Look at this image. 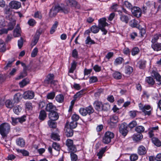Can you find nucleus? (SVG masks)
Masks as SVG:
<instances>
[{"mask_svg":"<svg viewBox=\"0 0 161 161\" xmlns=\"http://www.w3.org/2000/svg\"><path fill=\"white\" fill-rule=\"evenodd\" d=\"M48 125L50 128H55L56 127L57 123L52 120H49L48 122Z\"/></svg>","mask_w":161,"mask_h":161,"instance_id":"ea45409f","label":"nucleus"},{"mask_svg":"<svg viewBox=\"0 0 161 161\" xmlns=\"http://www.w3.org/2000/svg\"><path fill=\"white\" fill-rule=\"evenodd\" d=\"M15 24L12 23H5L4 22L3 26L4 27L7 26L8 28L7 29L3 28L0 29V35H2L3 34H6L8 33V31H11L13 30Z\"/></svg>","mask_w":161,"mask_h":161,"instance_id":"20e7f679","label":"nucleus"},{"mask_svg":"<svg viewBox=\"0 0 161 161\" xmlns=\"http://www.w3.org/2000/svg\"><path fill=\"white\" fill-rule=\"evenodd\" d=\"M138 157L136 154H132L130 156V159L131 161H135L138 159Z\"/></svg>","mask_w":161,"mask_h":161,"instance_id":"338daca9","label":"nucleus"},{"mask_svg":"<svg viewBox=\"0 0 161 161\" xmlns=\"http://www.w3.org/2000/svg\"><path fill=\"white\" fill-rule=\"evenodd\" d=\"M119 6V5L117 3H113L112 5L110 7L111 10L114 12H117L118 11Z\"/></svg>","mask_w":161,"mask_h":161,"instance_id":"473e14b6","label":"nucleus"},{"mask_svg":"<svg viewBox=\"0 0 161 161\" xmlns=\"http://www.w3.org/2000/svg\"><path fill=\"white\" fill-rule=\"evenodd\" d=\"M94 107L95 109L98 111H101L102 110L103 104L102 103L99 101H96L93 103Z\"/></svg>","mask_w":161,"mask_h":161,"instance_id":"a211bd4d","label":"nucleus"},{"mask_svg":"<svg viewBox=\"0 0 161 161\" xmlns=\"http://www.w3.org/2000/svg\"><path fill=\"white\" fill-rule=\"evenodd\" d=\"M66 144L68 148L74 145L73 141L72 140L68 139L66 142Z\"/></svg>","mask_w":161,"mask_h":161,"instance_id":"e2e57ef3","label":"nucleus"},{"mask_svg":"<svg viewBox=\"0 0 161 161\" xmlns=\"http://www.w3.org/2000/svg\"><path fill=\"white\" fill-rule=\"evenodd\" d=\"M147 152L146 148L142 145L139 146L138 148V153L140 155H145L146 153Z\"/></svg>","mask_w":161,"mask_h":161,"instance_id":"aec40b11","label":"nucleus"},{"mask_svg":"<svg viewBox=\"0 0 161 161\" xmlns=\"http://www.w3.org/2000/svg\"><path fill=\"white\" fill-rule=\"evenodd\" d=\"M4 22L16 24V20L12 14V10L7 7L4 9Z\"/></svg>","mask_w":161,"mask_h":161,"instance_id":"f257e3e1","label":"nucleus"},{"mask_svg":"<svg viewBox=\"0 0 161 161\" xmlns=\"http://www.w3.org/2000/svg\"><path fill=\"white\" fill-rule=\"evenodd\" d=\"M98 80L97 77L94 76L91 77L90 78L89 82L90 83H92L96 82Z\"/></svg>","mask_w":161,"mask_h":161,"instance_id":"69168bd1","label":"nucleus"},{"mask_svg":"<svg viewBox=\"0 0 161 161\" xmlns=\"http://www.w3.org/2000/svg\"><path fill=\"white\" fill-rule=\"evenodd\" d=\"M131 10L134 16L137 18H139L142 15L141 10L139 7L135 6L133 7Z\"/></svg>","mask_w":161,"mask_h":161,"instance_id":"1a4fd4ad","label":"nucleus"},{"mask_svg":"<svg viewBox=\"0 0 161 161\" xmlns=\"http://www.w3.org/2000/svg\"><path fill=\"white\" fill-rule=\"evenodd\" d=\"M34 96V92L31 91H27L25 92L23 94V97L25 99H32Z\"/></svg>","mask_w":161,"mask_h":161,"instance_id":"ddd939ff","label":"nucleus"},{"mask_svg":"<svg viewBox=\"0 0 161 161\" xmlns=\"http://www.w3.org/2000/svg\"><path fill=\"white\" fill-rule=\"evenodd\" d=\"M28 69H26V68L23 69V71L21 73L19 76L16 78V80H19L26 76L27 75L26 70Z\"/></svg>","mask_w":161,"mask_h":161,"instance_id":"b1692460","label":"nucleus"},{"mask_svg":"<svg viewBox=\"0 0 161 161\" xmlns=\"http://www.w3.org/2000/svg\"><path fill=\"white\" fill-rule=\"evenodd\" d=\"M146 61L145 60H141L138 63L139 68L140 69H144L146 67Z\"/></svg>","mask_w":161,"mask_h":161,"instance_id":"c756f323","label":"nucleus"},{"mask_svg":"<svg viewBox=\"0 0 161 161\" xmlns=\"http://www.w3.org/2000/svg\"><path fill=\"white\" fill-rule=\"evenodd\" d=\"M77 122L75 121H73L70 123L69 126L70 128L72 129L75 128L77 125Z\"/></svg>","mask_w":161,"mask_h":161,"instance_id":"bf43d9fd","label":"nucleus"},{"mask_svg":"<svg viewBox=\"0 0 161 161\" xmlns=\"http://www.w3.org/2000/svg\"><path fill=\"white\" fill-rule=\"evenodd\" d=\"M29 82V80L27 79H23L19 83V85L21 87H23L26 85Z\"/></svg>","mask_w":161,"mask_h":161,"instance_id":"37998d69","label":"nucleus"},{"mask_svg":"<svg viewBox=\"0 0 161 161\" xmlns=\"http://www.w3.org/2000/svg\"><path fill=\"white\" fill-rule=\"evenodd\" d=\"M10 130V126L7 123H4L0 125V133L3 137H6Z\"/></svg>","mask_w":161,"mask_h":161,"instance_id":"7ed1b4c3","label":"nucleus"},{"mask_svg":"<svg viewBox=\"0 0 161 161\" xmlns=\"http://www.w3.org/2000/svg\"><path fill=\"white\" fill-rule=\"evenodd\" d=\"M61 7L58 5H55L52 7L49 12V16L51 17L55 16L57 13L60 10Z\"/></svg>","mask_w":161,"mask_h":161,"instance_id":"6e6552de","label":"nucleus"},{"mask_svg":"<svg viewBox=\"0 0 161 161\" xmlns=\"http://www.w3.org/2000/svg\"><path fill=\"white\" fill-rule=\"evenodd\" d=\"M83 91L81 90L80 92H77L74 96V98L75 100H76L78 97H81V96L83 94Z\"/></svg>","mask_w":161,"mask_h":161,"instance_id":"680f3d73","label":"nucleus"},{"mask_svg":"<svg viewBox=\"0 0 161 161\" xmlns=\"http://www.w3.org/2000/svg\"><path fill=\"white\" fill-rule=\"evenodd\" d=\"M143 138V136L141 134H134L133 136L134 140L138 141L140 140Z\"/></svg>","mask_w":161,"mask_h":161,"instance_id":"c85d7f7f","label":"nucleus"},{"mask_svg":"<svg viewBox=\"0 0 161 161\" xmlns=\"http://www.w3.org/2000/svg\"><path fill=\"white\" fill-rule=\"evenodd\" d=\"M51 138L54 140H60L59 136L57 134L54 133H52L51 135Z\"/></svg>","mask_w":161,"mask_h":161,"instance_id":"09e8293b","label":"nucleus"},{"mask_svg":"<svg viewBox=\"0 0 161 161\" xmlns=\"http://www.w3.org/2000/svg\"><path fill=\"white\" fill-rule=\"evenodd\" d=\"M53 147L55 150L59 151L60 149V146L59 144L56 142H53L52 144Z\"/></svg>","mask_w":161,"mask_h":161,"instance_id":"5fc2aeb1","label":"nucleus"},{"mask_svg":"<svg viewBox=\"0 0 161 161\" xmlns=\"http://www.w3.org/2000/svg\"><path fill=\"white\" fill-rule=\"evenodd\" d=\"M133 70V68L129 66H127L125 67V72L126 74L130 75L132 73Z\"/></svg>","mask_w":161,"mask_h":161,"instance_id":"2f4dec72","label":"nucleus"},{"mask_svg":"<svg viewBox=\"0 0 161 161\" xmlns=\"http://www.w3.org/2000/svg\"><path fill=\"white\" fill-rule=\"evenodd\" d=\"M14 59H12V61H9L6 65L4 67V69L5 70L11 67L12 64L13 62L14 61Z\"/></svg>","mask_w":161,"mask_h":161,"instance_id":"0e129e2a","label":"nucleus"},{"mask_svg":"<svg viewBox=\"0 0 161 161\" xmlns=\"http://www.w3.org/2000/svg\"><path fill=\"white\" fill-rule=\"evenodd\" d=\"M60 10L65 14H67L70 11V9L68 7V6H65L63 7H61Z\"/></svg>","mask_w":161,"mask_h":161,"instance_id":"72a5a7b5","label":"nucleus"},{"mask_svg":"<svg viewBox=\"0 0 161 161\" xmlns=\"http://www.w3.org/2000/svg\"><path fill=\"white\" fill-rule=\"evenodd\" d=\"M146 82L149 85L151 86L153 85L155 83L154 79L151 77H146L145 79Z\"/></svg>","mask_w":161,"mask_h":161,"instance_id":"412c9836","label":"nucleus"},{"mask_svg":"<svg viewBox=\"0 0 161 161\" xmlns=\"http://www.w3.org/2000/svg\"><path fill=\"white\" fill-rule=\"evenodd\" d=\"M118 121V118L116 115H113L110 118V121L111 123H117Z\"/></svg>","mask_w":161,"mask_h":161,"instance_id":"79ce46f5","label":"nucleus"},{"mask_svg":"<svg viewBox=\"0 0 161 161\" xmlns=\"http://www.w3.org/2000/svg\"><path fill=\"white\" fill-rule=\"evenodd\" d=\"M114 134L110 131L106 132L103 139V142L105 144H108L111 141L112 139L114 137Z\"/></svg>","mask_w":161,"mask_h":161,"instance_id":"423d86ee","label":"nucleus"},{"mask_svg":"<svg viewBox=\"0 0 161 161\" xmlns=\"http://www.w3.org/2000/svg\"><path fill=\"white\" fill-rule=\"evenodd\" d=\"M38 52V48L35 47L33 50L31 54V56L32 57H35L37 55Z\"/></svg>","mask_w":161,"mask_h":161,"instance_id":"774afa93","label":"nucleus"},{"mask_svg":"<svg viewBox=\"0 0 161 161\" xmlns=\"http://www.w3.org/2000/svg\"><path fill=\"white\" fill-rule=\"evenodd\" d=\"M124 61V59L123 58L120 57H119L115 60L114 64L115 65L120 64H121Z\"/></svg>","mask_w":161,"mask_h":161,"instance_id":"a19ab883","label":"nucleus"},{"mask_svg":"<svg viewBox=\"0 0 161 161\" xmlns=\"http://www.w3.org/2000/svg\"><path fill=\"white\" fill-rule=\"evenodd\" d=\"M22 108L19 106H17L15 107L14 109V111L15 114H18L21 110Z\"/></svg>","mask_w":161,"mask_h":161,"instance_id":"4d7b16f0","label":"nucleus"},{"mask_svg":"<svg viewBox=\"0 0 161 161\" xmlns=\"http://www.w3.org/2000/svg\"><path fill=\"white\" fill-rule=\"evenodd\" d=\"M47 117V114L44 110H42L40 112L39 119L41 120H44Z\"/></svg>","mask_w":161,"mask_h":161,"instance_id":"4be33fe9","label":"nucleus"},{"mask_svg":"<svg viewBox=\"0 0 161 161\" xmlns=\"http://www.w3.org/2000/svg\"><path fill=\"white\" fill-rule=\"evenodd\" d=\"M120 19L122 22L127 24L129 22V19L127 15L123 14V15H121V16L120 17Z\"/></svg>","mask_w":161,"mask_h":161,"instance_id":"a878e982","label":"nucleus"},{"mask_svg":"<svg viewBox=\"0 0 161 161\" xmlns=\"http://www.w3.org/2000/svg\"><path fill=\"white\" fill-rule=\"evenodd\" d=\"M9 6L11 8L14 9H18L21 6V3L20 2L12 1L9 3Z\"/></svg>","mask_w":161,"mask_h":161,"instance_id":"9b49d317","label":"nucleus"},{"mask_svg":"<svg viewBox=\"0 0 161 161\" xmlns=\"http://www.w3.org/2000/svg\"><path fill=\"white\" fill-rule=\"evenodd\" d=\"M144 111L143 112L144 113L145 115H149L151 114V111H147V110H149L151 108V106L149 105H144Z\"/></svg>","mask_w":161,"mask_h":161,"instance_id":"bb28decb","label":"nucleus"},{"mask_svg":"<svg viewBox=\"0 0 161 161\" xmlns=\"http://www.w3.org/2000/svg\"><path fill=\"white\" fill-rule=\"evenodd\" d=\"M161 37V34L158 33L155 35L153 37V38L151 40L152 43L157 42V41L159 39V37Z\"/></svg>","mask_w":161,"mask_h":161,"instance_id":"e433bc0d","label":"nucleus"},{"mask_svg":"<svg viewBox=\"0 0 161 161\" xmlns=\"http://www.w3.org/2000/svg\"><path fill=\"white\" fill-rule=\"evenodd\" d=\"M6 107L8 108H11L13 106V104L12 101L10 100H7L5 102Z\"/></svg>","mask_w":161,"mask_h":161,"instance_id":"3c124183","label":"nucleus"},{"mask_svg":"<svg viewBox=\"0 0 161 161\" xmlns=\"http://www.w3.org/2000/svg\"><path fill=\"white\" fill-rule=\"evenodd\" d=\"M46 110L47 111L49 112L50 113L55 111L56 110V108L52 103H49L47 105Z\"/></svg>","mask_w":161,"mask_h":161,"instance_id":"2eb2a0df","label":"nucleus"},{"mask_svg":"<svg viewBox=\"0 0 161 161\" xmlns=\"http://www.w3.org/2000/svg\"><path fill=\"white\" fill-rule=\"evenodd\" d=\"M66 4L68 6H70L71 7H74L76 8H79L80 6L74 0H69L67 1Z\"/></svg>","mask_w":161,"mask_h":161,"instance_id":"dca6fc26","label":"nucleus"},{"mask_svg":"<svg viewBox=\"0 0 161 161\" xmlns=\"http://www.w3.org/2000/svg\"><path fill=\"white\" fill-rule=\"evenodd\" d=\"M11 123L13 125H16L19 122V119L18 118H14L13 117H11Z\"/></svg>","mask_w":161,"mask_h":161,"instance_id":"49530a36","label":"nucleus"},{"mask_svg":"<svg viewBox=\"0 0 161 161\" xmlns=\"http://www.w3.org/2000/svg\"><path fill=\"white\" fill-rule=\"evenodd\" d=\"M56 101L59 103H63L64 100V96L62 94L57 95L55 97Z\"/></svg>","mask_w":161,"mask_h":161,"instance_id":"cd10ccee","label":"nucleus"},{"mask_svg":"<svg viewBox=\"0 0 161 161\" xmlns=\"http://www.w3.org/2000/svg\"><path fill=\"white\" fill-rule=\"evenodd\" d=\"M139 52V49L137 47H135L132 48L131 51V54L133 56H135Z\"/></svg>","mask_w":161,"mask_h":161,"instance_id":"de8ad7c7","label":"nucleus"},{"mask_svg":"<svg viewBox=\"0 0 161 161\" xmlns=\"http://www.w3.org/2000/svg\"><path fill=\"white\" fill-rule=\"evenodd\" d=\"M155 9V3L148 2L146 3V5H144L142 7V11L144 13H148L153 14Z\"/></svg>","mask_w":161,"mask_h":161,"instance_id":"f03ea898","label":"nucleus"},{"mask_svg":"<svg viewBox=\"0 0 161 161\" xmlns=\"http://www.w3.org/2000/svg\"><path fill=\"white\" fill-rule=\"evenodd\" d=\"M113 77L115 79H119L122 77L121 74L118 72H116L114 73L113 74Z\"/></svg>","mask_w":161,"mask_h":161,"instance_id":"864d4df0","label":"nucleus"},{"mask_svg":"<svg viewBox=\"0 0 161 161\" xmlns=\"http://www.w3.org/2000/svg\"><path fill=\"white\" fill-rule=\"evenodd\" d=\"M17 144L21 147H24L25 144L24 140L21 138H19L16 140Z\"/></svg>","mask_w":161,"mask_h":161,"instance_id":"5701e85b","label":"nucleus"},{"mask_svg":"<svg viewBox=\"0 0 161 161\" xmlns=\"http://www.w3.org/2000/svg\"><path fill=\"white\" fill-rule=\"evenodd\" d=\"M74 153H71L70 154L72 161H76L78 159L77 156Z\"/></svg>","mask_w":161,"mask_h":161,"instance_id":"052dcab7","label":"nucleus"},{"mask_svg":"<svg viewBox=\"0 0 161 161\" xmlns=\"http://www.w3.org/2000/svg\"><path fill=\"white\" fill-rule=\"evenodd\" d=\"M152 76L155 78L157 84L158 85H161V76L155 70H153L151 72Z\"/></svg>","mask_w":161,"mask_h":161,"instance_id":"9d476101","label":"nucleus"},{"mask_svg":"<svg viewBox=\"0 0 161 161\" xmlns=\"http://www.w3.org/2000/svg\"><path fill=\"white\" fill-rule=\"evenodd\" d=\"M145 129L143 126H138L135 128V130L137 132L138 134H141V133L143 132Z\"/></svg>","mask_w":161,"mask_h":161,"instance_id":"4c0bfd02","label":"nucleus"},{"mask_svg":"<svg viewBox=\"0 0 161 161\" xmlns=\"http://www.w3.org/2000/svg\"><path fill=\"white\" fill-rule=\"evenodd\" d=\"M55 92H52L48 93L47 95V98L48 99H53L55 96Z\"/></svg>","mask_w":161,"mask_h":161,"instance_id":"6e6d98bb","label":"nucleus"},{"mask_svg":"<svg viewBox=\"0 0 161 161\" xmlns=\"http://www.w3.org/2000/svg\"><path fill=\"white\" fill-rule=\"evenodd\" d=\"M106 19L103 18L100 19L99 20L98 27L99 28L104 27L108 25V23L106 22Z\"/></svg>","mask_w":161,"mask_h":161,"instance_id":"f3484780","label":"nucleus"},{"mask_svg":"<svg viewBox=\"0 0 161 161\" xmlns=\"http://www.w3.org/2000/svg\"><path fill=\"white\" fill-rule=\"evenodd\" d=\"M79 112L83 116H85L87 114L90 115L93 113L94 110L92 106H89L86 108H81L79 109Z\"/></svg>","mask_w":161,"mask_h":161,"instance_id":"39448f33","label":"nucleus"},{"mask_svg":"<svg viewBox=\"0 0 161 161\" xmlns=\"http://www.w3.org/2000/svg\"><path fill=\"white\" fill-rule=\"evenodd\" d=\"M48 116L49 119L53 121L57 120L59 118L58 113L55 111L50 112L48 114Z\"/></svg>","mask_w":161,"mask_h":161,"instance_id":"4468645a","label":"nucleus"},{"mask_svg":"<svg viewBox=\"0 0 161 161\" xmlns=\"http://www.w3.org/2000/svg\"><path fill=\"white\" fill-rule=\"evenodd\" d=\"M85 43L86 44H95V43L93 40L91 39L90 36H88L85 41Z\"/></svg>","mask_w":161,"mask_h":161,"instance_id":"a18cd8bd","label":"nucleus"},{"mask_svg":"<svg viewBox=\"0 0 161 161\" xmlns=\"http://www.w3.org/2000/svg\"><path fill=\"white\" fill-rule=\"evenodd\" d=\"M76 65L77 63L75 61H74L73 62L71 63V66L69 71V73H73L74 72V70L76 69Z\"/></svg>","mask_w":161,"mask_h":161,"instance_id":"f704fd0d","label":"nucleus"},{"mask_svg":"<svg viewBox=\"0 0 161 161\" xmlns=\"http://www.w3.org/2000/svg\"><path fill=\"white\" fill-rule=\"evenodd\" d=\"M153 143L156 146L159 147L161 146V141L157 138L153 137L152 138Z\"/></svg>","mask_w":161,"mask_h":161,"instance_id":"393cba45","label":"nucleus"},{"mask_svg":"<svg viewBox=\"0 0 161 161\" xmlns=\"http://www.w3.org/2000/svg\"><path fill=\"white\" fill-rule=\"evenodd\" d=\"M91 31L93 33H97L98 32L100 28L96 25H92L90 28Z\"/></svg>","mask_w":161,"mask_h":161,"instance_id":"7c9ffc66","label":"nucleus"},{"mask_svg":"<svg viewBox=\"0 0 161 161\" xmlns=\"http://www.w3.org/2000/svg\"><path fill=\"white\" fill-rule=\"evenodd\" d=\"M106 149L105 148H103L97 153V155L98 156L99 158H101L102 157L103 154L106 151Z\"/></svg>","mask_w":161,"mask_h":161,"instance_id":"c03bdc74","label":"nucleus"},{"mask_svg":"<svg viewBox=\"0 0 161 161\" xmlns=\"http://www.w3.org/2000/svg\"><path fill=\"white\" fill-rule=\"evenodd\" d=\"M127 128V125L126 123H124L121 124L119 128V131L120 133L124 137H125L128 133Z\"/></svg>","mask_w":161,"mask_h":161,"instance_id":"0eeeda50","label":"nucleus"},{"mask_svg":"<svg viewBox=\"0 0 161 161\" xmlns=\"http://www.w3.org/2000/svg\"><path fill=\"white\" fill-rule=\"evenodd\" d=\"M130 25L132 27H137V24L136 20L133 19L131 20L130 22Z\"/></svg>","mask_w":161,"mask_h":161,"instance_id":"13d9d810","label":"nucleus"},{"mask_svg":"<svg viewBox=\"0 0 161 161\" xmlns=\"http://www.w3.org/2000/svg\"><path fill=\"white\" fill-rule=\"evenodd\" d=\"M68 151L71 153H75L77 151L76 148L74 145L68 148Z\"/></svg>","mask_w":161,"mask_h":161,"instance_id":"8fccbe9b","label":"nucleus"},{"mask_svg":"<svg viewBox=\"0 0 161 161\" xmlns=\"http://www.w3.org/2000/svg\"><path fill=\"white\" fill-rule=\"evenodd\" d=\"M123 6L126 7L128 9H131L132 8V6L131 4L127 1H125L124 2Z\"/></svg>","mask_w":161,"mask_h":161,"instance_id":"58836bf2","label":"nucleus"},{"mask_svg":"<svg viewBox=\"0 0 161 161\" xmlns=\"http://www.w3.org/2000/svg\"><path fill=\"white\" fill-rule=\"evenodd\" d=\"M65 134L67 137L72 136L73 134L72 129L69 128V123L67 122L65 125Z\"/></svg>","mask_w":161,"mask_h":161,"instance_id":"f8f14e48","label":"nucleus"},{"mask_svg":"<svg viewBox=\"0 0 161 161\" xmlns=\"http://www.w3.org/2000/svg\"><path fill=\"white\" fill-rule=\"evenodd\" d=\"M20 28L19 27L14 30L13 35L14 37H18L20 36Z\"/></svg>","mask_w":161,"mask_h":161,"instance_id":"c9c22d12","label":"nucleus"},{"mask_svg":"<svg viewBox=\"0 0 161 161\" xmlns=\"http://www.w3.org/2000/svg\"><path fill=\"white\" fill-rule=\"evenodd\" d=\"M102 108V110L107 111L110 109V105L108 103H105L103 104Z\"/></svg>","mask_w":161,"mask_h":161,"instance_id":"603ef678","label":"nucleus"},{"mask_svg":"<svg viewBox=\"0 0 161 161\" xmlns=\"http://www.w3.org/2000/svg\"><path fill=\"white\" fill-rule=\"evenodd\" d=\"M151 47L154 51H158L161 50V43H152Z\"/></svg>","mask_w":161,"mask_h":161,"instance_id":"6ab92c4d","label":"nucleus"}]
</instances>
